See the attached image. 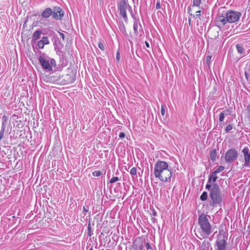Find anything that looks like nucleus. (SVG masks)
<instances>
[{"instance_id": "nucleus-23", "label": "nucleus", "mask_w": 250, "mask_h": 250, "mask_svg": "<svg viewBox=\"0 0 250 250\" xmlns=\"http://www.w3.org/2000/svg\"><path fill=\"white\" fill-rule=\"evenodd\" d=\"M225 169V167L223 166H219L218 168H217L214 172L216 173L217 174L224 170Z\"/></svg>"}, {"instance_id": "nucleus-47", "label": "nucleus", "mask_w": 250, "mask_h": 250, "mask_svg": "<svg viewBox=\"0 0 250 250\" xmlns=\"http://www.w3.org/2000/svg\"><path fill=\"white\" fill-rule=\"evenodd\" d=\"M145 44H146V47H147V48H149L150 47L149 44V43L147 41L145 42Z\"/></svg>"}, {"instance_id": "nucleus-22", "label": "nucleus", "mask_w": 250, "mask_h": 250, "mask_svg": "<svg viewBox=\"0 0 250 250\" xmlns=\"http://www.w3.org/2000/svg\"><path fill=\"white\" fill-rule=\"evenodd\" d=\"M201 3V0H193V4L192 6L193 7H200V5Z\"/></svg>"}, {"instance_id": "nucleus-2", "label": "nucleus", "mask_w": 250, "mask_h": 250, "mask_svg": "<svg viewBox=\"0 0 250 250\" xmlns=\"http://www.w3.org/2000/svg\"><path fill=\"white\" fill-rule=\"evenodd\" d=\"M154 174L156 178L162 182H167L172 177L171 168L169 167L167 163L158 161L154 165Z\"/></svg>"}, {"instance_id": "nucleus-43", "label": "nucleus", "mask_w": 250, "mask_h": 250, "mask_svg": "<svg viewBox=\"0 0 250 250\" xmlns=\"http://www.w3.org/2000/svg\"><path fill=\"white\" fill-rule=\"evenodd\" d=\"M152 215L154 216H156L157 215L156 211L154 209L152 210Z\"/></svg>"}, {"instance_id": "nucleus-37", "label": "nucleus", "mask_w": 250, "mask_h": 250, "mask_svg": "<svg viewBox=\"0 0 250 250\" xmlns=\"http://www.w3.org/2000/svg\"><path fill=\"white\" fill-rule=\"evenodd\" d=\"M156 8L157 9H159L161 8V4H160V1L158 0L156 2Z\"/></svg>"}, {"instance_id": "nucleus-15", "label": "nucleus", "mask_w": 250, "mask_h": 250, "mask_svg": "<svg viewBox=\"0 0 250 250\" xmlns=\"http://www.w3.org/2000/svg\"><path fill=\"white\" fill-rule=\"evenodd\" d=\"M52 14V11L50 8H46L42 13L41 16L43 18L47 19L50 17Z\"/></svg>"}, {"instance_id": "nucleus-35", "label": "nucleus", "mask_w": 250, "mask_h": 250, "mask_svg": "<svg viewBox=\"0 0 250 250\" xmlns=\"http://www.w3.org/2000/svg\"><path fill=\"white\" fill-rule=\"evenodd\" d=\"M5 125H5V122L2 121L0 130H1L2 131H3V130L4 131L5 128Z\"/></svg>"}, {"instance_id": "nucleus-13", "label": "nucleus", "mask_w": 250, "mask_h": 250, "mask_svg": "<svg viewBox=\"0 0 250 250\" xmlns=\"http://www.w3.org/2000/svg\"><path fill=\"white\" fill-rule=\"evenodd\" d=\"M49 41L47 37H43L38 42V46L40 49L43 48L45 45L49 44Z\"/></svg>"}, {"instance_id": "nucleus-32", "label": "nucleus", "mask_w": 250, "mask_h": 250, "mask_svg": "<svg viewBox=\"0 0 250 250\" xmlns=\"http://www.w3.org/2000/svg\"><path fill=\"white\" fill-rule=\"evenodd\" d=\"M120 29L122 32H125V26L123 23L122 24H120Z\"/></svg>"}, {"instance_id": "nucleus-8", "label": "nucleus", "mask_w": 250, "mask_h": 250, "mask_svg": "<svg viewBox=\"0 0 250 250\" xmlns=\"http://www.w3.org/2000/svg\"><path fill=\"white\" fill-rule=\"evenodd\" d=\"M244 154V166L250 167V152L248 147H244L242 150Z\"/></svg>"}, {"instance_id": "nucleus-18", "label": "nucleus", "mask_w": 250, "mask_h": 250, "mask_svg": "<svg viewBox=\"0 0 250 250\" xmlns=\"http://www.w3.org/2000/svg\"><path fill=\"white\" fill-rule=\"evenodd\" d=\"M210 246V243L207 241H204L201 247V250H208Z\"/></svg>"}, {"instance_id": "nucleus-1", "label": "nucleus", "mask_w": 250, "mask_h": 250, "mask_svg": "<svg viewBox=\"0 0 250 250\" xmlns=\"http://www.w3.org/2000/svg\"><path fill=\"white\" fill-rule=\"evenodd\" d=\"M208 217H209L204 213H202L198 216V225L200 228L197 229V233L195 235L200 240L208 238L213 232V229Z\"/></svg>"}, {"instance_id": "nucleus-3", "label": "nucleus", "mask_w": 250, "mask_h": 250, "mask_svg": "<svg viewBox=\"0 0 250 250\" xmlns=\"http://www.w3.org/2000/svg\"><path fill=\"white\" fill-rule=\"evenodd\" d=\"M208 190L209 191L210 206L214 207L217 205H221L224 194L222 193L219 185L216 183L213 184L212 187Z\"/></svg>"}, {"instance_id": "nucleus-49", "label": "nucleus", "mask_w": 250, "mask_h": 250, "mask_svg": "<svg viewBox=\"0 0 250 250\" xmlns=\"http://www.w3.org/2000/svg\"><path fill=\"white\" fill-rule=\"evenodd\" d=\"M75 81V79H73L72 80H71L70 81L67 82L68 83H73L74 81Z\"/></svg>"}, {"instance_id": "nucleus-21", "label": "nucleus", "mask_w": 250, "mask_h": 250, "mask_svg": "<svg viewBox=\"0 0 250 250\" xmlns=\"http://www.w3.org/2000/svg\"><path fill=\"white\" fill-rule=\"evenodd\" d=\"M208 194L207 192L204 191L200 196V199L202 201H206L208 199Z\"/></svg>"}, {"instance_id": "nucleus-24", "label": "nucleus", "mask_w": 250, "mask_h": 250, "mask_svg": "<svg viewBox=\"0 0 250 250\" xmlns=\"http://www.w3.org/2000/svg\"><path fill=\"white\" fill-rule=\"evenodd\" d=\"M102 173L100 170H95L92 172L93 176L95 177H99L102 175Z\"/></svg>"}, {"instance_id": "nucleus-46", "label": "nucleus", "mask_w": 250, "mask_h": 250, "mask_svg": "<svg viewBox=\"0 0 250 250\" xmlns=\"http://www.w3.org/2000/svg\"><path fill=\"white\" fill-rule=\"evenodd\" d=\"M247 110L248 112L250 113V104L247 106Z\"/></svg>"}, {"instance_id": "nucleus-29", "label": "nucleus", "mask_w": 250, "mask_h": 250, "mask_svg": "<svg viewBox=\"0 0 250 250\" xmlns=\"http://www.w3.org/2000/svg\"><path fill=\"white\" fill-rule=\"evenodd\" d=\"M49 62L51 66L55 67L56 66V61L54 59L50 58Z\"/></svg>"}, {"instance_id": "nucleus-4", "label": "nucleus", "mask_w": 250, "mask_h": 250, "mask_svg": "<svg viewBox=\"0 0 250 250\" xmlns=\"http://www.w3.org/2000/svg\"><path fill=\"white\" fill-rule=\"evenodd\" d=\"M238 157V153L234 148L229 149L225 155V160L227 163L231 164L236 161Z\"/></svg>"}, {"instance_id": "nucleus-45", "label": "nucleus", "mask_w": 250, "mask_h": 250, "mask_svg": "<svg viewBox=\"0 0 250 250\" xmlns=\"http://www.w3.org/2000/svg\"><path fill=\"white\" fill-rule=\"evenodd\" d=\"M2 120H3V121L5 122V123L6 122V121L7 120V117L5 115H3L2 116Z\"/></svg>"}, {"instance_id": "nucleus-11", "label": "nucleus", "mask_w": 250, "mask_h": 250, "mask_svg": "<svg viewBox=\"0 0 250 250\" xmlns=\"http://www.w3.org/2000/svg\"><path fill=\"white\" fill-rule=\"evenodd\" d=\"M227 18H226V13L224 15H218L217 21L216 24L219 27H222L224 26L228 22V21H226Z\"/></svg>"}, {"instance_id": "nucleus-33", "label": "nucleus", "mask_w": 250, "mask_h": 250, "mask_svg": "<svg viewBox=\"0 0 250 250\" xmlns=\"http://www.w3.org/2000/svg\"><path fill=\"white\" fill-rule=\"evenodd\" d=\"M98 46L102 50H104V45L102 42H99Z\"/></svg>"}, {"instance_id": "nucleus-44", "label": "nucleus", "mask_w": 250, "mask_h": 250, "mask_svg": "<svg viewBox=\"0 0 250 250\" xmlns=\"http://www.w3.org/2000/svg\"><path fill=\"white\" fill-rule=\"evenodd\" d=\"M60 35L63 40H64V35L62 33L60 32Z\"/></svg>"}, {"instance_id": "nucleus-34", "label": "nucleus", "mask_w": 250, "mask_h": 250, "mask_svg": "<svg viewBox=\"0 0 250 250\" xmlns=\"http://www.w3.org/2000/svg\"><path fill=\"white\" fill-rule=\"evenodd\" d=\"M161 113L163 116L165 115V106L163 105H161Z\"/></svg>"}, {"instance_id": "nucleus-53", "label": "nucleus", "mask_w": 250, "mask_h": 250, "mask_svg": "<svg viewBox=\"0 0 250 250\" xmlns=\"http://www.w3.org/2000/svg\"><path fill=\"white\" fill-rule=\"evenodd\" d=\"M66 77H70V76H69V75H67V76H66Z\"/></svg>"}, {"instance_id": "nucleus-31", "label": "nucleus", "mask_w": 250, "mask_h": 250, "mask_svg": "<svg viewBox=\"0 0 250 250\" xmlns=\"http://www.w3.org/2000/svg\"><path fill=\"white\" fill-rule=\"evenodd\" d=\"M116 60L117 62H120V54L119 50L117 51L116 56Z\"/></svg>"}, {"instance_id": "nucleus-48", "label": "nucleus", "mask_w": 250, "mask_h": 250, "mask_svg": "<svg viewBox=\"0 0 250 250\" xmlns=\"http://www.w3.org/2000/svg\"><path fill=\"white\" fill-rule=\"evenodd\" d=\"M83 211H84V212H88V209H87V208H85V206H83Z\"/></svg>"}, {"instance_id": "nucleus-16", "label": "nucleus", "mask_w": 250, "mask_h": 250, "mask_svg": "<svg viewBox=\"0 0 250 250\" xmlns=\"http://www.w3.org/2000/svg\"><path fill=\"white\" fill-rule=\"evenodd\" d=\"M42 31L41 30H36L33 34L32 41L35 42L41 38Z\"/></svg>"}, {"instance_id": "nucleus-10", "label": "nucleus", "mask_w": 250, "mask_h": 250, "mask_svg": "<svg viewBox=\"0 0 250 250\" xmlns=\"http://www.w3.org/2000/svg\"><path fill=\"white\" fill-rule=\"evenodd\" d=\"M217 175V174L213 171L209 176L207 184L206 185V188L207 189H209L212 187V183L214 184V183H215L218 177Z\"/></svg>"}, {"instance_id": "nucleus-5", "label": "nucleus", "mask_w": 250, "mask_h": 250, "mask_svg": "<svg viewBox=\"0 0 250 250\" xmlns=\"http://www.w3.org/2000/svg\"><path fill=\"white\" fill-rule=\"evenodd\" d=\"M242 14L240 12L229 11L226 13V21H228L229 23H234L237 21Z\"/></svg>"}, {"instance_id": "nucleus-9", "label": "nucleus", "mask_w": 250, "mask_h": 250, "mask_svg": "<svg viewBox=\"0 0 250 250\" xmlns=\"http://www.w3.org/2000/svg\"><path fill=\"white\" fill-rule=\"evenodd\" d=\"M51 15L54 19L60 20L63 16L64 12L60 7H55L52 11Z\"/></svg>"}, {"instance_id": "nucleus-42", "label": "nucleus", "mask_w": 250, "mask_h": 250, "mask_svg": "<svg viewBox=\"0 0 250 250\" xmlns=\"http://www.w3.org/2000/svg\"><path fill=\"white\" fill-rule=\"evenodd\" d=\"M211 58V57L210 56H208L206 58V61L207 62H208L210 61V59Z\"/></svg>"}, {"instance_id": "nucleus-6", "label": "nucleus", "mask_w": 250, "mask_h": 250, "mask_svg": "<svg viewBox=\"0 0 250 250\" xmlns=\"http://www.w3.org/2000/svg\"><path fill=\"white\" fill-rule=\"evenodd\" d=\"M39 61L41 66L44 69L46 70L48 72L52 71V67L49 62V57H46L45 58H43L42 57L40 56L39 59Z\"/></svg>"}, {"instance_id": "nucleus-12", "label": "nucleus", "mask_w": 250, "mask_h": 250, "mask_svg": "<svg viewBox=\"0 0 250 250\" xmlns=\"http://www.w3.org/2000/svg\"><path fill=\"white\" fill-rule=\"evenodd\" d=\"M133 29L134 31V33L136 35H138L139 34L138 30H141L142 29V26L140 23L139 20L138 19H135L134 23H133Z\"/></svg>"}, {"instance_id": "nucleus-50", "label": "nucleus", "mask_w": 250, "mask_h": 250, "mask_svg": "<svg viewBox=\"0 0 250 250\" xmlns=\"http://www.w3.org/2000/svg\"><path fill=\"white\" fill-rule=\"evenodd\" d=\"M188 21L189 22V24H190V22H191V19L190 18H188Z\"/></svg>"}, {"instance_id": "nucleus-40", "label": "nucleus", "mask_w": 250, "mask_h": 250, "mask_svg": "<svg viewBox=\"0 0 250 250\" xmlns=\"http://www.w3.org/2000/svg\"><path fill=\"white\" fill-rule=\"evenodd\" d=\"M201 11L200 10H198L196 12V16L198 18H200V16H201Z\"/></svg>"}, {"instance_id": "nucleus-20", "label": "nucleus", "mask_w": 250, "mask_h": 250, "mask_svg": "<svg viewBox=\"0 0 250 250\" xmlns=\"http://www.w3.org/2000/svg\"><path fill=\"white\" fill-rule=\"evenodd\" d=\"M120 14L123 17L125 21H127L126 10H119Z\"/></svg>"}, {"instance_id": "nucleus-41", "label": "nucleus", "mask_w": 250, "mask_h": 250, "mask_svg": "<svg viewBox=\"0 0 250 250\" xmlns=\"http://www.w3.org/2000/svg\"><path fill=\"white\" fill-rule=\"evenodd\" d=\"M4 132V131H3V130L2 131L1 130H0V140H1L3 138Z\"/></svg>"}, {"instance_id": "nucleus-27", "label": "nucleus", "mask_w": 250, "mask_h": 250, "mask_svg": "<svg viewBox=\"0 0 250 250\" xmlns=\"http://www.w3.org/2000/svg\"><path fill=\"white\" fill-rule=\"evenodd\" d=\"M87 232H88V234L89 236H91L92 235V230H91V225L90 223H89L88 225Z\"/></svg>"}, {"instance_id": "nucleus-36", "label": "nucleus", "mask_w": 250, "mask_h": 250, "mask_svg": "<svg viewBox=\"0 0 250 250\" xmlns=\"http://www.w3.org/2000/svg\"><path fill=\"white\" fill-rule=\"evenodd\" d=\"M5 125H5V122L2 121L0 130H1L2 131H3V130L4 131L5 128Z\"/></svg>"}, {"instance_id": "nucleus-17", "label": "nucleus", "mask_w": 250, "mask_h": 250, "mask_svg": "<svg viewBox=\"0 0 250 250\" xmlns=\"http://www.w3.org/2000/svg\"><path fill=\"white\" fill-rule=\"evenodd\" d=\"M210 158L212 162L216 161L217 157V151L215 149H211L209 152Z\"/></svg>"}, {"instance_id": "nucleus-38", "label": "nucleus", "mask_w": 250, "mask_h": 250, "mask_svg": "<svg viewBox=\"0 0 250 250\" xmlns=\"http://www.w3.org/2000/svg\"><path fill=\"white\" fill-rule=\"evenodd\" d=\"M146 246L147 249V250L150 249L151 250H152V249L150 245V244L148 242H147L146 244Z\"/></svg>"}, {"instance_id": "nucleus-14", "label": "nucleus", "mask_w": 250, "mask_h": 250, "mask_svg": "<svg viewBox=\"0 0 250 250\" xmlns=\"http://www.w3.org/2000/svg\"><path fill=\"white\" fill-rule=\"evenodd\" d=\"M127 6L132 11L131 7L127 5L126 1L125 0H121L119 3L118 9L119 10H126Z\"/></svg>"}, {"instance_id": "nucleus-51", "label": "nucleus", "mask_w": 250, "mask_h": 250, "mask_svg": "<svg viewBox=\"0 0 250 250\" xmlns=\"http://www.w3.org/2000/svg\"><path fill=\"white\" fill-rule=\"evenodd\" d=\"M89 250H93V247H91Z\"/></svg>"}, {"instance_id": "nucleus-7", "label": "nucleus", "mask_w": 250, "mask_h": 250, "mask_svg": "<svg viewBox=\"0 0 250 250\" xmlns=\"http://www.w3.org/2000/svg\"><path fill=\"white\" fill-rule=\"evenodd\" d=\"M217 250H225L227 247L226 240L224 236L219 237L216 241Z\"/></svg>"}, {"instance_id": "nucleus-26", "label": "nucleus", "mask_w": 250, "mask_h": 250, "mask_svg": "<svg viewBox=\"0 0 250 250\" xmlns=\"http://www.w3.org/2000/svg\"><path fill=\"white\" fill-rule=\"evenodd\" d=\"M119 180V179L118 177H113L110 180L109 183L111 184H112V183H115L117 181H118Z\"/></svg>"}, {"instance_id": "nucleus-19", "label": "nucleus", "mask_w": 250, "mask_h": 250, "mask_svg": "<svg viewBox=\"0 0 250 250\" xmlns=\"http://www.w3.org/2000/svg\"><path fill=\"white\" fill-rule=\"evenodd\" d=\"M236 49L239 54H243L244 51V49L243 45L241 44H237L236 46Z\"/></svg>"}, {"instance_id": "nucleus-25", "label": "nucleus", "mask_w": 250, "mask_h": 250, "mask_svg": "<svg viewBox=\"0 0 250 250\" xmlns=\"http://www.w3.org/2000/svg\"><path fill=\"white\" fill-rule=\"evenodd\" d=\"M130 173L131 175H136L137 174V169L135 167H132L130 170Z\"/></svg>"}, {"instance_id": "nucleus-30", "label": "nucleus", "mask_w": 250, "mask_h": 250, "mask_svg": "<svg viewBox=\"0 0 250 250\" xmlns=\"http://www.w3.org/2000/svg\"><path fill=\"white\" fill-rule=\"evenodd\" d=\"M232 129V126L231 125H229L226 127V128L225 129V131L226 133H228L229 131H230Z\"/></svg>"}, {"instance_id": "nucleus-28", "label": "nucleus", "mask_w": 250, "mask_h": 250, "mask_svg": "<svg viewBox=\"0 0 250 250\" xmlns=\"http://www.w3.org/2000/svg\"><path fill=\"white\" fill-rule=\"evenodd\" d=\"M225 114L224 111L222 112L221 113H220V114H219L220 122H222L224 120V118H225Z\"/></svg>"}, {"instance_id": "nucleus-39", "label": "nucleus", "mask_w": 250, "mask_h": 250, "mask_svg": "<svg viewBox=\"0 0 250 250\" xmlns=\"http://www.w3.org/2000/svg\"><path fill=\"white\" fill-rule=\"evenodd\" d=\"M119 137L120 138H124L125 137V133L124 132H120L119 135Z\"/></svg>"}, {"instance_id": "nucleus-52", "label": "nucleus", "mask_w": 250, "mask_h": 250, "mask_svg": "<svg viewBox=\"0 0 250 250\" xmlns=\"http://www.w3.org/2000/svg\"><path fill=\"white\" fill-rule=\"evenodd\" d=\"M191 16H193V17H195V15H193L192 14H190Z\"/></svg>"}]
</instances>
